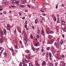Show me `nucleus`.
<instances>
[{"label": "nucleus", "mask_w": 66, "mask_h": 66, "mask_svg": "<svg viewBox=\"0 0 66 66\" xmlns=\"http://www.w3.org/2000/svg\"><path fill=\"white\" fill-rule=\"evenodd\" d=\"M56 58L58 60H59L60 59V58H59V57H56Z\"/></svg>", "instance_id": "obj_35"}, {"label": "nucleus", "mask_w": 66, "mask_h": 66, "mask_svg": "<svg viewBox=\"0 0 66 66\" xmlns=\"http://www.w3.org/2000/svg\"><path fill=\"white\" fill-rule=\"evenodd\" d=\"M41 10H44V8H42L41 9Z\"/></svg>", "instance_id": "obj_61"}, {"label": "nucleus", "mask_w": 66, "mask_h": 66, "mask_svg": "<svg viewBox=\"0 0 66 66\" xmlns=\"http://www.w3.org/2000/svg\"><path fill=\"white\" fill-rule=\"evenodd\" d=\"M44 31H42V33L41 34V35L44 36Z\"/></svg>", "instance_id": "obj_10"}, {"label": "nucleus", "mask_w": 66, "mask_h": 66, "mask_svg": "<svg viewBox=\"0 0 66 66\" xmlns=\"http://www.w3.org/2000/svg\"><path fill=\"white\" fill-rule=\"evenodd\" d=\"M4 56H6V52H5V53H4Z\"/></svg>", "instance_id": "obj_26"}, {"label": "nucleus", "mask_w": 66, "mask_h": 66, "mask_svg": "<svg viewBox=\"0 0 66 66\" xmlns=\"http://www.w3.org/2000/svg\"><path fill=\"white\" fill-rule=\"evenodd\" d=\"M30 37H31V39H32V38H33V36H32V35H31Z\"/></svg>", "instance_id": "obj_34"}, {"label": "nucleus", "mask_w": 66, "mask_h": 66, "mask_svg": "<svg viewBox=\"0 0 66 66\" xmlns=\"http://www.w3.org/2000/svg\"><path fill=\"white\" fill-rule=\"evenodd\" d=\"M33 50L34 51H35V49L34 48Z\"/></svg>", "instance_id": "obj_62"}, {"label": "nucleus", "mask_w": 66, "mask_h": 66, "mask_svg": "<svg viewBox=\"0 0 66 66\" xmlns=\"http://www.w3.org/2000/svg\"><path fill=\"white\" fill-rule=\"evenodd\" d=\"M63 31L64 32H66V28Z\"/></svg>", "instance_id": "obj_39"}, {"label": "nucleus", "mask_w": 66, "mask_h": 66, "mask_svg": "<svg viewBox=\"0 0 66 66\" xmlns=\"http://www.w3.org/2000/svg\"><path fill=\"white\" fill-rule=\"evenodd\" d=\"M10 50H11V51H14V49H13L12 48H11L10 49Z\"/></svg>", "instance_id": "obj_21"}, {"label": "nucleus", "mask_w": 66, "mask_h": 66, "mask_svg": "<svg viewBox=\"0 0 66 66\" xmlns=\"http://www.w3.org/2000/svg\"><path fill=\"white\" fill-rule=\"evenodd\" d=\"M63 66H65V63H63Z\"/></svg>", "instance_id": "obj_29"}, {"label": "nucleus", "mask_w": 66, "mask_h": 66, "mask_svg": "<svg viewBox=\"0 0 66 66\" xmlns=\"http://www.w3.org/2000/svg\"><path fill=\"white\" fill-rule=\"evenodd\" d=\"M16 30H15L14 31V33H16Z\"/></svg>", "instance_id": "obj_49"}, {"label": "nucleus", "mask_w": 66, "mask_h": 66, "mask_svg": "<svg viewBox=\"0 0 66 66\" xmlns=\"http://www.w3.org/2000/svg\"><path fill=\"white\" fill-rule=\"evenodd\" d=\"M1 34L2 35H2H3V31H1Z\"/></svg>", "instance_id": "obj_23"}, {"label": "nucleus", "mask_w": 66, "mask_h": 66, "mask_svg": "<svg viewBox=\"0 0 66 66\" xmlns=\"http://www.w3.org/2000/svg\"><path fill=\"white\" fill-rule=\"evenodd\" d=\"M62 37H64V35H62Z\"/></svg>", "instance_id": "obj_59"}, {"label": "nucleus", "mask_w": 66, "mask_h": 66, "mask_svg": "<svg viewBox=\"0 0 66 66\" xmlns=\"http://www.w3.org/2000/svg\"><path fill=\"white\" fill-rule=\"evenodd\" d=\"M25 40L26 42H27L28 41V38H25Z\"/></svg>", "instance_id": "obj_14"}, {"label": "nucleus", "mask_w": 66, "mask_h": 66, "mask_svg": "<svg viewBox=\"0 0 66 66\" xmlns=\"http://www.w3.org/2000/svg\"><path fill=\"white\" fill-rule=\"evenodd\" d=\"M4 14H6V12L5 11H4Z\"/></svg>", "instance_id": "obj_44"}, {"label": "nucleus", "mask_w": 66, "mask_h": 66, "mask_svg": "<svg viewBox=\"0 0 66 66\" xmlns=\"http://www.w3.org/2000/svg\"><path fill=\"white\" fill-rule=\"evenodd\" d=\"M11 6V7L12 8H14L15 7V6H13L12 5Z\"/></svg>", "instance_id": "obj_28"}, {"label": "nucleus", "mask_w": 66, "mask_h": 66, "mask_svg": "<svg viewBox=\"0 0 66 66\" xmlns=\"http://www.w3.org/2000/svg\"><path fill=\"white\" fill-rule=\"evenodd\" d=\"M58 6V5H56V9H57V8H58V7H57Z\"/></svg>", "instance_id": "obj_32"}, {"label": "nucleus", "mask_w": 66, "mask_h": 66, "mask_svg": "<svg viewBox=\"0 0 66 66\" xmlns=\"http://www.w3.org/2000/svg\"><path fill=\"white\" fill-rule=\"evenodd\" d=\"M52 54H51V53H49V56H50L49 57L50 58H51V57L52 56Z\"/></svg>", "instance_id": "obj_9"}, {"label": "nucleus", "mask_w": 66, "mask_h": 66, "mask_svg": "<svg viewBox=\"0 0 66 66\" xmlns=\"http://www.w3.org/2000/svg\"><path fill=\"white\" fill-rule=\"evenodd\" d=\"M45 54V53H44L42 54V55H43V56H44V54Z\"/></svg>", "instance_id": "obj_45"}, {"label": "nucleus", "mask_w": 66, "mask_h": 66, "mask_svg": "<svg viewBox=\"0 0 66 66\" xmlns=\"http://www.w3.org/2000/svg\"><path fill=\"white\" fill-rule=\"evenodd\" d=\"M38 22V20L37 19H36V21H35V23H37V22Z\"/></svg>", "instance_id": "obj_19"}, {"label": "nucleus", "mask_w": 66, "mask_h": 66, "mask_svg": "<svg viewBox=\"0 0 66 66\" xmlns=\"http://www.w3.org/2000/svg\"><path fill=\"white\" fill-rule=\"evenodd\" d=\"M19 2L18 1V0H15V3H16V4H17H17H18V5H19V4H19Z\"/></svg>", "instance_id": "obj_2"}, {"label": "nucleus", "mask_w": 66, "mask_h": 66, "mask_svg": "<svg viewBox=\"0 0 66 66\" xmlns=\"http://www.w3.org/2000/svg\"><path fill=\"white\" fill-rule=\"evenodd\" d=\"M29 50H27L26 51V53H29Z\"/></svg>", "instance_id": "obj_17"}, {"label": "nucleus", "mask_w": 66, "mask_h": 66, "mask_svg": "<svg viewBox=\"0 0 66 66\" xmlns=\"http://www.w3.org/2000/svg\"><path fill=\"white\" fill-rule=\"evenodd\" d=\"M22 42H21V41L20 40V44H21Z\"/></svg>", "instance_id": "obj_60"}, {"label": "nucleus", "mask_w": 66, "mask_h": 66, "mask_svg": "<svg viewBox=\"0 0 66 66\" xmlns=\"http://www.w3.org/2000/svg\"><path fill=\"white\" fill-rule=\"evenodd\" d=\"M3 10V9H0V11H2Z\"/></svg>", "instance_id": "obj_63"}, {"label": "nucleus", "mask_w": 66, "mask_h": 66, "mask_svg": "<svg viewBox=\"0 0 66 66\" xmlns=\"http://www.w3.org/2000/svg\"><path fill=\"white\" fill-rule=\"evenodd\" d=\"M37 38H39V36H38V35H37Z\"/></svg>", "instance_id": "obj_37"}, {"label": "nucleus", "mask_w": 66, "mask_h": 66, "mask_svg": "<svg viewBox=\"0 0 66 66\" xmlns=\"http://www.w3.org/2000/svg\"><path fill=\"white\" fill-rule=\"evenodd\" d=\"M61 24H62V25H64L65 24V21H62L61 22Z\"/></svg>", "instance_id": "obj_6"}, {"label": "nucleus", "mask_w": 66, "mask_h": 66, "mask_svg": "<svg viewBox=\"0 0 66 66\" xmlns=\"http://www.w3.org/2000/svg\"><path fill=\"white\" fill-rule=\"evenodd\" d=\"M46 31L47 34H49V33H50V32H49V31L48 30H46Z\"/></svg>", "instance_id": "obj_7"}, {"label": "nucleus", "mask_w": 66, "mask_h": 66, "mask_svg": "<svg viewBox=\"0 0 66 66\" xmlns=\"http://www.w3.org/2000/svg\"><path fill=\"white\" fill-rule=\"evenodd\" d=\"M54 45L55 46H56V42L54 44Z\"/></svg>", "instance_id": "obj_47"}, {"label": "nucleus", "mask_w": 66, "mask_h": 66, "mask_svg": "<svg viewBox=\"0 0 66 66\" xmlns=\"http://www.w3.org/2000/svg\"><path fill=\"white\" fill-rule=\"evenodd\" d=\"M25 12H28V11L27 10L25 11Z\"/></svg>", "instance_id": "obj_55"}, {"label": "nucleus", "mask_w": 66, "mask_h": 66, "mask_svg": "<svg viewBox=\"0 0 66 66\" xmlns=\"http://www.w3.org/2000/svg\"><path fill=\"white\" fill-rule=\"evenodd\" d=\"M46 64V62L45 61H43L42 64V65H45Z\"/></svg>", "instance_id": "obj_3"}, {"label": "nucleus", "mask_w": 66, "mask_h": 66, "mask_svg": "<svg viewBox=\"0 0 66 66\" xmlns=\"http://www.w3.org/2000/svg\"><path fill=\"white\" fill-rule=\"evenodd\" d=\"M25 28H27V25H26L25 26Z\"/></svg>", "instance_id": "obj_36"}, {"label": "nucleus", "mask_w": 66, "mask_h": 66, "mask_svg": "<svg viewBox=\"0 0 66 66\" xmlns=\"http://www.w3.org/2000/svg\"><path fill=\"white\" fill-rule=\"evenodd\" d=\"M24 66H27L26 64H25L24 65Z\"/></svg>", "instance_id": "obj_64"}, {"label": "nucleus", "mask_w": 66, "mask_h": 66, "mask_svg": "<svg viewBox=\"0 0 66 66\" xmlns=\"http://www.w3.org/2000/svg\"><path fill=\"white\" fill-rule=\"evenodd\" d=\"M20 5L22 7H24L25 6L24 5Z\"/></svg>", "instance_id": "obj_22"}, {"label": "nucleus", "mask_w": 66, "mask_h": 66, "mask_svg": "<svg viewBox=\"0 0 66 66\" xmlns=\"http://www.w3.org/2000/svg\"><path fill=\"white\" fill-rule=\"evenodd\" d=\"M25 23L26 24H28V21H26Z\"/></svg>", "instance_id": "obj_53"}, {"label": "nucleus", "mask_w": 66, "mask_h": 66, "mask_svg": "<svg viewBox=\"0 0 66 66\" xmlns=\"http://www.w3.org/2000/svg\"><path fill=\"white\" fill-rule=\"evenodd\" d=\"M42 52H43L44 51V49H43L42 50Z\"/></svg>", "instance_id": "obj_48"}, {"label": "nucleus", "mask_w": 66, "mask_h": 66, "mask_svg": "<svg viewBox=\"0 0 66 66\" xmlns=\"http://www.w3.org/2000/svg\"><path fill=\"white\" fill-rule=\"evenodd\" d=\"M27 6L29 8H30V7H31V6L30 5H27Z\"/></svg>", "instance_id": "obj_31"}, {"label": "nucleus", "mask_w": 66, "mask_h": 66, "mask_svg": "<svg viewBox=\"0 0 66 66\" xmlns=\"http://www.w3.org/2000/svg\"><path fill=\"white\" fill-rule=\"evenodd\" d=\"M19 15H21L22 14H21V13H20V12H19Z\"/></svg>", "instance_id": "obj_43"}, {"label": "nucleus", "mask_w": 66, "mask_h": 66, "mask_svg": "<svg viewBox=\"0 0 66 66\" xmlns=\"http://www.w3.org/2000/svg\"><path fill=\"white\" fill-rule=\"evenodd\" d=\"M47 50H49V47H48L47 48Z\"/></svg>", "instance_id": "obj_42"}, {"label": "nucleus", "mask_w": 66, "mask_h": 66, "mask_svg": "<svg viewBox=\"0 0 66 66\" xmlns=\"http://www.w3.org/2000/svg\"><path fill=\"white\" fill-rule=\"evenodd\" d=\"M20 64L21 65V66H24V64L23 63L21 62L20 63Z\"/></svg>", "instance_id": "obj_11"}, {"label": "nucleus", "mask_w": 66, "mask_h": 66, "mask_svg": "<svg viewBox=\"0 0 66 66\" xmlns=\"http://www.w3.org/2000/svg\"><path fill=\"white\" fill-rule=\"evenodd\" d=\"M42 15H43V16H45V15H46L45 14H42Z\"/></svg>", "instance_id": "obj_50"}, {"label": "nucleus", "mask_w": 66, "mask_h": 66, "mask_svg": "<svg viewBox=\"0 0 66 66\" xmlns=\"http://www.w3.org/2000/svg\"><path fill=\"white\" fill-rule=\"evenodd\" d=\"M54 22H55L56 21V18H55L54 19Z\"/></svg>", "instance_id": "obj_16"}, {"label": "nucleus", "mask_w": 66, "mask_h": 66, "mask_svg": "<svg viewBox=\"0 0 66 66\" xmlns=\"http://www.w3.org/2000/svg\"><path fill=\"white\" fill-rule=\"evenodd\" d=\"M40 12H43V13H44V11H43V10H40Z\"/></svg>", "instance_id": "obj_51"}, {"label": "nucleus", "mask_w": 66, "mask_h": 66, "mask_svg": "<svg viewBox=\"0 0 66 66\" xmlns=\"http://www.w3.org/2000/svg\"><path fill=\"white\" fill-rule=\"evenodd\" d=\"M25 19V17H23L22 18V19Z\"/></svg>", "instance_id": "obj_46"}, {"label": "nucleus", "mask_w": 66, "mask_h": 66, "mask_svg": "<svg viewBox=\"0 0 66 66\" xmlns=\"http://www.w3.org/2000/svg\"><path fill=\"white\" fill-rule=\"evenodd\" d=\"M59 20H57V23H59Z\"/></svg>", "instance_id": "obj_40"}, {"label": "nucleus", "mask_w": 66, "mask_h": 66, "mask_svg": "<svg viewBox=\"0 0 66 66\" xmlns=\"http://www.w3.org/2000/svg\"><path fill=\"white\" fill-rule=\"evenodd\" d=\"M14 47L15 48V49H17V48H18V47H17V46H14Z\"/></svg>", "instance_id": "obj_27"}, {"label": "nucleus", "mask_w": 66, "mask_h": 66, "mask_svg": "<svg viewBox=\"0 0 66 66\" xmlns=\"http://www.w3.org/2000/svg\"><path fill=\"white\" fill-rule=\"evenodd\" d=\"M4 48L2 47H1L0 48V53H1L3 52Z\"/></svg>", "instance_id": "obj_1"}, {"label": "nucleus", "mask_w": 66, "mask_h": 66, "mask_svg": "<svg viewBox=\"0 0 66 66\" xmlns=\"http://www.w3.org/2000/svg\"><path fill=\"white\" fill-rule=\"evenodd\" d=\"M46 4H45L43 5V7H45L46 6Z\"/></svg>", "instance_id": "obj_25"}, {"label": "nucleus", "mask_w": 66, "mask_h": 66, "mask_svg": "<svg viewBox=\"0 0 66 66\" xmlns=\"http://www.w3.org/2000/svg\"><path fill=\"white\" fill-rule=\"evenodd\" d=\"M29 66H33L32 64L30 63H29Z\"/></svg>", "instance_id": "obj_18"}, {"label": "nucleus", "mask_w": 66, "mask_h": 66, "mask_svg": "<svg viewBox=\"0 0 66 66\" xmlns=\"http://www.w3.org/2000/svg\"><path fill=\"white\" fill-rule=\"evenodd\" d=\"M4 4H5V3H4V2H3L2 4L3 5Z\"/></svg>", "instance_id": "obj_56"}, {"label": "nucleus", "mask_w": 66, "mask_h": 66, "mask_svg": "<svg viewBox=\"0 0 66 66\" xmlns=\"http://www.w3.org/2000/svg\"><path fill=\"white\" fill-rule=\"evenodd\" d=\"M38 50H39V48H37V51H38Z\"/></svg>", "instance_id": "obj_54"}, {"label": "nucleus", "mask_w": 66, "mask_h": 66, "mask_svg": "<svg viewBox=\"0 0 66 66\" xmlns=\"http://www.w3.org/2000/svg\"><path fill=\"white\" fill-rule=\"evenodd\" d=\"M23 33H24V31H23L22 33V35H23Z\"/></svg>", "instance_id": "obj_52"}, {"label": "nucleus", "mask_w": 66, "mask_h": 66, "mask_svg": "<svg viewBox=\"0 0 66 66\" xmlns=\"http://www.w3.org/2000/svg\"><path fill=\"white\" fill-rule=\"evenodd\" d=\"M3 32L4 34H5V33H6V30H5V29L4 30Z\"/></svg>", "instance_id": "obj_20"}, {"label": "nucleus", "mask_w": 66, "mask_h": 66, "mask_svg": "<svg viewBox=\"0 0 66 66\" xmlns=\"http://www.w3.org/2000/svg\"><path fill=\"white\" fill-rule=\"evenodd\" d=\"M61 56L63 58L64 57V55H62Z\"/></svg>", "instance_id": "obj_41"}, {"label": "nucleus", "mask_w": 66, "mask_h": 66, "mask_svg": "<svg viewBox=\"0 0 66 66\" xmlns=\"http://www.w3.org/2000/svg\"><path fill=\"white\" fill-rule=\"evenodd\" d=\"M56 47L57 48H59V44H57Z\"/></svg>", "instance_id": "obj_13"}, {"label": "nucleus", "mask_w": 66, "mask_h": 66, "mask_svg": "<svg viewBox=\"0 0 66 66\" xmlns=\"http://www.w3.org/2000/svg\"><path fill=\"white\" fill-rule=\"evenodd\" d=\"M0 43L1 44L2 43V42L1 41V39H0Z\"/></svg>", "instance_id": "obj_38"}, {"label": "nucleus", "mask_w": 66, "mask_h": 66, "mask_svg": "<svg viewBox=\"0 0 66 66\" xmlns=\"http://www.w3.org/2000/svg\"><path fill=\"white\" fill-rule=\"evenodd\" d=\"M39 43H37V44H35L34 45L35 46H39Z\"/></svg>", "instance_id": "obj_5"}, {"label": "nucleus", "mask_w": 66, "mask_h": 66, "mask_svg": "<svg viewBox=\"0 0 66 66\" xmlns=\"http://www.w3.org/2000/svg\"><path fill=\"white\" fill-rule=\"evenodd\" d=\"M63 43V41L62 40H61L60 42V44L61 45H62Z\"/></svg>", "instance_id": "obj_8"}, {"label": "nucleus", "mask_w": 66, "mask_h": 66, "mask_svg": "<svg viewBox=\"0 0 66 66\" xmlns=\"http://www.w3.org/2000/svg\"><path fill=\"white\" fill-rule=\"evenodd\" d=\"M50 33L51 34H53V33L54 32H53V31L51 30L50 31Z\"/></svg>", "instance_id": "obj_12"}, {"label": "nucleus", "mask_w": 66, "mask_h": 66, "mask_svg": "<svg viewBox=\"0 0 66 66\" xmlns=\"http://www.w3.org/2000/svg\"><path fill=\"white\" fill-rule=\"evenodd\" d=\"M37 32H38V34H39V30H38L37 31Z\"/></svg>", "instance_id": "obj_33"}, {"label": "nucleus", "mask_w": 66, "mask_h": 66, "mask_svg": "<svg viewBox=\"0 0 66 66\" xmlns=\"http://www.w3.org/2000/svg\"><path fill=\"white\" fill-rule=\"evenodd\" d=\"M7 0H3V1H5V2H6V1Z\"/></svg>", "instance_id": "obj_58"}, {"label": "nucleus", "mask_w": 66, "mask_h": 66, "mask_svg": "<svg viewBox=\"0 0 66 66\" xmlns=\"http://www.w3.org/2000/svg\"><path fill=\"white\" fill-rule=\"evenodd\" d=\"M55 66H56L57 65V63H56L55 64Z\"/></svg>", "instance_id": "obj_57"}, {"label": "nucleus", "mask_w": 66, "mask_h": 66, "mask_svg": "<svg viewBox=\"0 0 66 66\" xmlns=\"http://www.w3.org/2000/svg\"><path fill=\"white\" fill-rule=\"evenodd\" d=\"M54 40H52L51 41V43H49V44H52L54 42Z\"/></svg>", "instance_id": "obj_4"}, {"label": "nucleus", "mask_w": 66, "mask_h": 66, "mask_svg": "<svg viewBox=\"0 0 66 66\" xmlns=\"http://www.w3.org/2000/svg\"><path fill=\"white\" fill-rule=\"evenodd\" d=\"M24 60L25 63H28V60H27V59H25Z\"/></svg>", "instance_id": "obj_15"}, {"label": "nucleus", "mask_w": 66, "mask_h": 66, "mask_svg": "<svg viewBox=\"0 0 66 66\" xmlns=\"http://www.w3.org/2000/svg\"><path fill=\"white\" fill-rule=\"evenodd\" d=\"M25 2H26V0H24V1H23L22 2V3H24Z\"/></svg>", "instance_id": "obj_30"}, {"label": "nucleus", "mask_w": 66, "mask_h": 66, "mask_svg": "<svg viewBox=\"0 0 66 66\" xmlns=\"http://www.w3.org/2000/svg\"><path fill=\"white\" fill-rule=\"evenodd\" d=\"M45 18H42V20H43V21H45Z\"/></svg>", "instance_id": "obj_24"}]
</instances>
